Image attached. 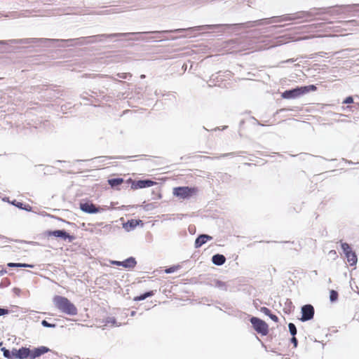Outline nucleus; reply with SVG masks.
<instances>
[{"mask_svg": "<svg viewBox=\"0 0 359 359\" xmlns=\"http://www.w3.org/2000/svg\"><path fill=\"white\" fill-rule=\"evenodd\" d=\"M285 111V109H281L279 110V111Z\"/></svg>", "mask_w": 359, "mask_h": 359, "instance_id": "ea45409f", "label": "nucleus"}, {"mask_svg": "<svg viewBox=\"0 0 359 359\" xmlns=\"http://www.w3.org/2000/svg\"><path fill=\"white\" fill-rule=\"evenodd\" d=\"M341 248L345 255H346V253H348V252H352L350 245L346 243H344L341 244Z\"/></svg>", "mask_w": 359, "mask_h": 359, "instance_id": "b1692460", "label": "nucleus"}, {"mask_svg": "<svg viewBox=\"0 0 359 359\" xmlns=\"http://www.w3.org/2000/svg\"><path fill=\"white\" fill-rule=\"evenodd\" d=\"M346 108H348L350 111H355L359 109V103L358 102H353L352 105L347 106Z\"/></svg>", "mask_w": 359, "mask_h": 359, "instance_id": "a878e982", "label": "nucleus"}, {"mask_svg": "<svg viewBox=\"0 0 359 359\" xmlns=\"http://www.w3.org/2000/svg\"><path fill=\"white\" fill-rule=\"evenodd\" d=\"M118 77L122 79H127L128 77H131L132 74L130 73H118Z\"/></svg>", "mask_w": 359, "mask_h": 359, "instance_id": "cd10ccee", "label": "nucleus"}, {"mask_svg": "<svg viewBox=\"0 0 359 359\" xmlns=\"http://www.w3.org/2000/svg\"><path fill=\"white\" fill-rule=\"evenodd\" d=\"M316 90L317 86L313 84L297 86L296 88L285 90L282 93L281 97L284 99H295L311 91H316Z\"/></svg>", "mask_w": 359, "mask_h": 359, "instance_id": "20e7f679", "label": "nucleus"}, {"mask_svg": "<svg viewBox=\"0 0 359 359\" xmlns=\"http://www.w3.org/2000/svg\"><path fill=\"white\" fill-rule=\"evenodd\" d=\"M203 130H207V131H217V130H220V129L219 128H215L213 129H211V130H207L205 128L203 127Z\"/></svg>", "mask_w": 359, "mask_h": 359, "instance_id": "c9c22d12", "label": "nucleus"}, {"mask_svg": "<svg viewBox=\"0 0 359 359\" xmlns=\"http://www.w3.org/2000/svg\"><path fill=\"white\" fill-rule=\"evenodd\" d=\"M128 182L131 183V189L134 190L150 187L156 184L155 182L150 180L135 181L132 179H129Z\"/></svg>", "mask_w": 359, "mask_h": 359, "instance_id": "6e6552de", "label": "nucleus"}, {"mask_svg": "<svg viewBox=\"0 0 359 359\" xmlns=\"http://www.w3.org/2000/svg\"><path fill=\"white\" fill-rule=\"evenodd\" d=\"M133 222V220L131 222L130 225L135 226Z\"/></svg>", "mask_w": 359, "mask_h": 359, "instance_id": "79ce46f5", "label": "nucleus"}, {"mask_svg": "<svg viewBox=\"0 0 359 359\" xmlns=\"http://www.w3.org/2000/svg\"><path fill=\"white\" fill-rule=\"evenodd\" d=\"M108 184L112 187L118 189V187L121 186L124 180L122 178H113L108 180Z\"/></svg>", "mask_w": 359, "mask_h": 359, "instance_id": "6ab92c4d", "label": "nucleus"}, {"mask_svg": "<svg viewBox=\"0 0 359 359\" xmlns=\"http://www.w3.org/2000/svg\"><path fill=\"white\" fill-rule=\"evenodd\" d=\"M250 320L257 333L263 336H266L269 333V326L265 321L257 317H252Z\"/></svg>", "mask_w": 359, "mask_h": 359, "instance_id": "0eeeda50", "label": "nucleus"}, {"mask_svg": "<svg viewBox=\"0 0 359 359\" xmlns=\"http://www.w3.org/2000/svg\"><path fill=\"white\" fill-rule=\"evenodd\" d=\"M346 257L347 259V262L348 264L351 266H355L357 263L358 259L355 253L354 252H348L346 255Z\"/></svg>", "mask_w": 359, "mask_h": 359, "instance_id": "a211bd4d", "label": "nucleus"}, {"mask_svg": "<svg viewBox=\"0 0 359 359\" xmlns=\"http://www.w3.org/2000/svg\"><path fill=\"white\" fill-rule=\"evenodd\" d=\"M212 239V237L207 235V234H202L200 235L195 241V248H198L201 247L203 244L206 243L208 241H210Z\"/></svg>", "mask_w": 359, "mask_h": 359, "instance_id": "4468645a", "label": "nucleus"}, {"mask_svg": "<svg viewBox=\"0 0 359 359\" xmlns=\"http://www.w3.org/2000/svg\"><path fill=\"white\" fill-rule=\"evenodd\" d=\"M302 321L310 320L313 318L314 316V308L311 304H306L302 308Z\"/></svg>", "mask_w": 359, "mask_h": 359, "instance_id": "1a4fd4ad", "label": "nucleus"}, {"mask_svg": "<svg viewBox=\"0 0 359 359\" xmlns=\"http://www.w3.org/2000/svg\"><path fill=\"white\" fill-rule=\"evenodd\" d=\"M154 294V291H149L147 292H145L144 294H142L140 296H137L134 297V301H142L145 299L147 297H151Z\"/></svg>", "mask_w": 359, "mask_h": 359, "instance_id": "aec40b11", "label": "nucleus"}, {"mask_svg": "<svg viewBox=\"0 0 359 359\" xmlns=\"http://www.w3.org/2000/svg\"><path fill=\"white\" fill-rule=\"evenodd\" d=\"M338 298V293L337 291L335 290H331L330 292V299L331 300V302H334Z\"/></svg>", "mask_w": 359, "mask_h": 359, "instance_id": "5701e85b", "label": "nucleus"}, {"mask_svg": "<svg viewBox=\"0 0 359 359\" xmlns=\"http://www.w3.org/2000/svg\"><path fill=\"white\" fill-rule=\"evenodd\" d=\"M354 102L353 97L352 96H348L346 97L344 101L343 104H353Z\"/></svg>", "mask_w": 359, "mask_h": 359, "instance_id": "c85d7f7f", "label": "nucleus"}, {"mask_svg": "<svg viewBox=\"0 0 359 359\" xmlns=\"http://www.w3.org/2000/svg\"><path fill=\"white\" fill-rule=\"evenodd\" d=\"M50 349L46 346H40L35 348L33 350H30V359H35L39 356L48 353Z\"/></svg>", "mask_w": 359, "mask_h": 359, "instance_id": "ddd939ff", "label": "nucleus"}, {"mask_svg": "<svg viewBox=\"0 0 359 359\" xmlns=\"http://www.w3.org/2000/svg\"><path fill=\"white\" fill-rule=\"evenodd\" d=\"M42 325L46 326V327H51L52 325L50 324H49L47 321L46 320H43L42 321Z\"/></svg>", "mask_w": 359, "mask_h": 359, "instance_id": "f704fd0d", "label": "nucleus"}, {"mask_svg": "<svg viewBox=\"0 0 359 359\" xmlns=\"http://www.w3.org/2000/svg\"><path fill=\"white\" fill-rule=\"evenodd\" d=\"M272 320H273L274 322H278V318L277 316L273 314V313H270L269 316H268Z\"/></svg>", "mask_w": 359, "mask_h": 359, "instance_id": "2f4dec72", "label": "nucleus"}, {"mask_svg": "<svg viewBox=\"0 0 359 359\" xmlns=\"http://www.w3.org/2000/svg\"><path fill=\"white\" fill-rule=\"evenodd\" d=\"M198 191L196 187H178L173 189L172 194L180 199H188L196 195Z\"/></svg>", "mask_w": 359, "mask_h": 359, "instance_id": "423d86ee", "label": "nucleus"}, {"mask_svg": "<svg viewBox=\"0 0 359 359\" xmlns=\"http://www.w3.org/2000/svg\"><path fill=\"white\" fill-rule=\"evenodd\" d=\"M212 262L217 266L222 265L226 262V258L223 255L217 254L212 256Z\"/></svg>", "mask_w": 359, "mask_h": 359, "instance_id": "f3484780", "label": "nucleus"}, {"mask_svg": "<svg viewBox=\"0 0 359 359\" xmlns=\"http://www.w3.org/2000/svg\"><path fill=\"white\" fill-rule=\"evenodd\" d=\"M53 304L63 313L69 316L77 314L78 310L76 307L67 297L56 295L53 298Z\"/></svg>", "mask_w": 359, "mask_h": 359, "instance_id": "7ed1b4c3", "label": "nucleus"}, {"mask_svg": "<svg viewBox=\"0 0 359 359\" xmlns=\"http://www.w3.org/2000/svg\"><path fill=\"white\" fill-rule=\"evenodd\" d=\"M205 29H210L206 25L196 26L194 27H189L188 29H175L170 30H163V31H150V32H123V33H114V34H102L93 36H90L91 40H95V42L102 41L106 39H112L115 37H127L130 36H140L134 39V40H142L148 41L149 40L154 39V37L144 38L141 36L147 34H165V33H182L185 30H196L201 31Z\"/></svg>", "mask_w": 359, "mask_h": 359, "instance_id": "f03ea898", "label": "nucleus"}, {"mask_svg": "<svg viewBox=\"0 0 359 359\" xmlns=\"http://www.w3.org/2000/svg\"><path fill=\"white\" fill-rule=\"evenodd\" d=\"M356 21L355 20H348V21H344V22H342L343 23H345V24H348V23H353V22H355Z\"/></svg>", "mask_w": 359, "mask_h": 359, "instance_id": "e433bc0d", "label": "nucleus"}, {"mask_svg": "<svg viewBox=\"0 0 359 359\" xmlns=\"http://www.w3.org/2000/svg\"><path fill=\"white\" fill-rule=\"evenodd\" d=\"M291 341L293 343L294 346L297 347V338L294 336H293V337L292 338Z\"/></svg>", "mask_w": 359, "mask_h": 359, "instance_id": "473e14b6", "label": "nucleus"}, {"mask_svg": "<svg viewBox=\"0 0 359 359\" xmlns=\"http://www.w3.org/2000/svg\"><path fill=\"white\" fill-rule=\"evenodd\" d=\"M14 41H15V43H17V44H27V43H30L29 38L15 40Z\"/></svg>", "mask_w": 359, "mask_h": 359, "instance_id": "bb28decb", "label": "nucleus"}, {"mask_svg": "<svg viewBox=\"0 0 359 359\" xmlns=\"http://www.w3.org/2000/svg\"><path fill=\"white\" fill-rule=\"evenodd\" d=\"M111 264L116 266H121L125 269H133L137 264L135 259L130 257L123 262L120 261H111Z\"/></svg>", "mask_w": 359, "mask_h": 359, "instance_id": "9d476101", "label": "nucleus"}, {"mask_svg": "<svg viewBox=\"0 0 359 359\" xmlns=\"http://www.w3.org/2000/svg\"><path fill=\"white\" fill-rule=\"evenodd\" d=\"M81 97L83 98V100H88L87 98H86L85 97H83V95H81Z\"/></svg>", "mask_w": 359, "mask_h": 359, "instance_id": "a19ab883", "label": "nucleus"}, {"mask_svg": "<svg viewBox=\"0 0 359 359\" xmlns=\"http://www.w3.org/2000/svg\"><path fill=\"white\" fill-rule=\"evenodd\" d=\"M177 269V267H176V266H172V267H170L168 269H166L165 270V272L166 273H172V272L175 271Z\"/></svg>", "mask_w": 359, "mask_h": 359, "instance_id": "7c9ffc66", "label": "nucleus"}, {"mask_svg": "<svg viewBox=\"0 0 359 359\" xmlns=\"http://www.w3.org/2000/svg\"><path fill=\"white\" fill-rule=\"evenodd\" d=\"M8 266L9 267H33L32 265L20 264V263H8Z\"/></svg>", "mask_w": 359, "mask_h": 359, "instance_id": "4be33fe9", "label": "nucleus"}, {"mask_svg": "<svg viewBox=\"0 0 359 359\" xmlns=\"http://www.w3.org/2000/svg\"><path fill=\"white\" fill-rule=\"evenodd\" d=\"M80 209L87 213H97L99 212L101 210L100 208H97L95 205L90 202H85L80 203Z\"/></svg>", "mask_w": 359, "mask_h": 359, "instance_id": "9b49d317", "label": "nucleus"}, {"mask_svg": "<svg viewBox=\"0 0 359 359\" xmlns=\"http://www.w3.org/2000/svg\"><path fill=\"white\" fill-rule=\"evenodd\" d=\"M8 313V310L4 309H0V316L5 315Z\"/></svg>", "mask_w": 359, "mask_h": 359, "instance_id": "72a5a7b5", "label": "nucleus"}, {"mask_svg": "<svg viewBox=\"0 0 359 359\" xmlns=\"http://www.w3.org/2000/svg\"><path fill=\"white\" fill-rule=\"evenodd\" d=\"M48 235L53 236L55 237H61L65 239L69 238L70 240H72L73 238L72 236H69V233H67L65 231L63 230H55L53 231H49Z\"/></svg>", "mask_w": 359, "mask_h": 359, "instance_id": "dca6fc26", "label": "nucleus"}, {"mask_svg": "<svg viewBox=\"0 0 359 359\" xmlns=\"http://www.w3.org/2000/svg\"><path fill=\"white\" fill-rule=\"evenodd\" d=\"M1 351L4 352V355L8 359H14V348L10 352L6 348H3Z\"/></svg>", "mask_w": 359, "mask_h": 359, "instance_id": "412c9836", "label": "nucleus"}, {"mask_svg": "<svg viewBox=\"0 0 359 359\" xmlns=\"http://www.w3.org/2000/svg\"><path fill=\"white\" fill-rule=\"evenodd\" d=\"M228 154H223L222 156H226Z\"/></svg>", "mask_w": 359, "mask_h": 359, "instance_id": "37998d69", "label": "nucleus"}, {"mask_svg": "<svg viewBox=\"0 0 359 359\" xmlns=\"http://www.w3.org/2000/svg\"><path fill=\"white\" fill-rule=\"evenodd\" d=\"M358 7H359V4L336 5L326 8H313L308 11H299L293 14H286L281 16L248 21L243 23L206 25V26L210 28H224V29L249 28L273 22L292 21L304 18L307 19L323 14H327L330 16L346 15L353 12L359 13V9L356 8Z\"/></svg>", "mask_w": 359, "mask_h": 359, "instance_id": "f257e3e1", "label": "nucleus"}, {"mask_svg": "<svg viewBox=\"0 0 359 359\" xmlns=\"http://www.w3.org/2000/svg\"><path fill=\"white\" fill-rule=\"evenodd\" d=\"M288 327H289V330H290V334L292 336H294L297 334L296 326L293 323H290L288 325Z\"/></svg>", "mask_w": 359, "mask_h": 359, "instance_id": "393cba45", "label": "nucleus"}, {"mask_svg": "<svg viewBox=\"0 0 359 359\" xmlns=\"http://www.w3.org/2000/svg\"><path fill=\"white\" fill-rule=\"evenodd\" d=\"M30 349L22 347L20 349L14 348V359H30Z\"/></svg>", "mask_w": 359, "mask_h": 359, "instance_id": "f8f14e48", "label": "nucleus"}, {"mask_svg": "<svg viewBox=\"0 0 359 359\" xmlns=\"http://www.w3.org/2000/svg\"><path fill=\"white\" fill-rule=\"evenodd\" d=\"M56 41L57 43H60V44L57 45L59 47L83 46L88 43H95V40H91L90 36L86 37H79L76 39H57Z\"/></svg>", "mask_w": 359, "mask_h": 359, "instance_id": "39448f33", "label": "nucleus"}, {"mask_svg": "<svg viewBox=\"0 0 359 359\" xmlns=\"http://www.w3.org/2000/svg\"><path fill=\"white\" fill-rule=\"evenodd\" d=\"M294 61H295V60H294V59H290V60H287L286 61V62H294Z\"/></svg>", "mask_w": 359, "mask_h": 359, "instance_id": "4c0bfd02", "label": "nucleus"}, {"mask_svg": "<svg viewBox=\"0 0 359 359\" xmlns=\"http://www.w3.org/2000/svg\"><path fill=\"white\" fill-rule=\"evenodd\" d=\"M0 44H6L5 41H0Z\"/></svg>", "mask_w": 359, "mask_h": 359, "instance_id": "58836bf2", "label": "nucleus"}, {"mask_svg": "<svg viewBox=\"0 0 359 359\" xmlns=\"http://www.w3.org/2000/svg\"><path fill=\"white\" fill-rule=\"evenodd\" d=\"M57 39H50L46 38H29L30 43H41L46 46H48L47 43H57Z\"/></svg>", "mask_w": 359, "mask_h": 359, "instance_id": "2eb2a0df", "label": "nucleus"}, {"mask_svg": "<svg viewBox=\"0 0 359 359\" xmlns=\"http://www.w3.org/2000/svg\"><path fill=\"white\" fill-rule=\"evenodd\" d=\"M260 311L266 316H269L271 313L269 309H268L267 307H264V306L261 307Z\"/></svg>", "mask_w": 359, "mask_h": 359, "instance_id": "c756f323", "label": "nucleus"}]
</instances>
